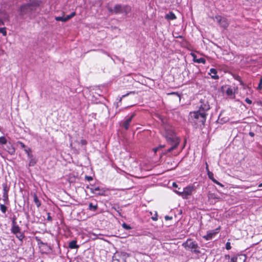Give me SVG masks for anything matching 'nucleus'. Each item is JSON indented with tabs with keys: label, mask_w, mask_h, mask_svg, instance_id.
<instances>
[{
	"label": "nucleus",
	"mask_w": 262,
	"mask_h": 262,
	"mask_svg": "<svg viewBox=\"0 0 262 262\" xmlns=\"http://www.w3.org/2000/svg\"><path fill=\"white\" fill-rule=\"evenodd\" d=\"M128 255L125 252L117 253L113 257V262H127Z\"/></svg>",
	"instance_id": "6"
},
{
	"label": "nucleus",
	"mask_w": 262,
	"mask_h": 262,
	"mask_svg": "<svg viewBox=\"0 0 262 262\" xmlns=\"http://www.w3.org/2000/svg\"><path fill=\"white\" fill-rule=\"evenodd\" d=\"M7 143V139L5 137H0V144H6Z\"/></svg>",
	"instance_id": "27"
},
{
	"label": "nucleus",
	"mask_w": 262,
	"mask_h": 262,
	"mask_svg": "<svg viewBox=\"0 0 262 262\" xmlns=\"http://www.w3.org/2000/svg\"><path fill=\"white\" fill-rule=\"evenodd\" d=\"M80 142L82 145H86L87 144V142L85 140H81Z\"/></svg>",
	"instance_id": "40"
},
{
	"label": "nucleus",
	"mask_w": 262,
	"mask_h": 262,
	"mask_svg": "<svg viewBox=\"0 0 262 262\" xmlns=\"http://www.w3.org/2000/svg\"><path fill=\"white\" fill-rule=\"evenodd\" d=\"M168 95H176L178 98H180V95L177 92H171L167 94Z\"/></svg>",
	"instance_id": "32"
},
{
	"label": "nucleus",
	"mask_w": 262,
	"mask_h": 262,
	"mask_svg": "<svg viewBox=\"0 0 262 262\" xmlns=\"http://www.w3.org/2000/svg\"><path fill=\"white\" fill-rule=\"evenodd\" d=\"M68 247L71 249H77L79 248V245H77L76 241L73 240L69 243Z\"/></svg>",
	"instance_id": "18"
},
{
	"label": "nucleus",
	"mask_w": 262,
	"mask_h": 262,
	"mask_svg": "<svg viewBox=\"0 0 262 262\" xmlns=\"http://www.w3.org/2000/svg\"><path fill=\"white\" fill-rule=\"evenodd\" d=\"M158 150H159L158 147H155V148H154L152 149V150L155 152H156Z\"/></svg>",
	"instance_id": "44"
},
{
	"label": "nucleus",
	"mask_w": 262,
	"mask_h": 262,
	"mask_svg": "<svg viewBox=\"0 0 262 262\" xmlns=\"http://www.w3.org/2000/svg\"><path fill=\"white\" fill-rule=\"evenodd\" d=\"M208 178L212 181L214 183L218 185H220L221 186H223V185L220 183L219 181H217L214 178V175L212 172H208Z\"/></svg>",
	"instance_id": "17"
},
{
	"label": "nucleus",
	"mask_w": 262,
	"mask_h": 262,
	"mask_svg": "<svg viewBox=\"0 0 262 262\" xmlns=\"http://www.w3.org/2000/svg\"><path fill=\"white\" fill-rule=\"evenodd\" d=\"M0 210L3 213H6L7 207L4 204H0Z\"/></svg>",
	"instance_id": "24"
},
{
	"label": "nucleus",
	"mask_w": 262,
	"mask_h": 262,
	"mask_svg": "<svg viewBox=\"0 0 262 262\" xmlns=\"http://www.w3.org/2000/svg\"><path fill=\"white\" fill-rule=\"evenodd\" d=\"M193 187L191 186H188L183 189L182 192H178V194L181 196L183 199H187L192 194Z\"/></svg>",
	"instance_id": "9"
},
{
	"label": "nucleus",
	"mask_w": 262,
	"mask_h": 262,
	"mask_svg": "<svg viewBox=\"0 0 262 262\" xmlns=\"http://www.w3.org/2000/svg\"><path fill=\"white\" fill-rule=\"evenodd\" d=\"M176 192L178 194V192H180V190H176Z\"/></svg>",
	"instance_id": "55"
},
{
	"label": "nucleus",
	"mask_w": 262,
	"mask_h": 262,
	"mask_svg": "<svg viewBox=\"0 0 262 262\" xmlns=\"http://www.w3.org/2000/svg\"><path fill=\"white\" fill-rule=\"evenodd\" d=\"M221 116H222L221 115H220L219 116V119L221 117Z\"/></svg>",
	"instance_id": "59"
},
{
	"label": "nucleus",
	"mask_w": 262,
	"mask_h": 262,
	"mask_svg": "<svg viewBox=\"0 0 262 262\" xmlns=\"http://www.w3.org/2000/svg\"><path fill=\"white\" fill-rule=\"evenodd\" d=\"M258 187H262V183L259 184Z\"/></svg>",
	"instance_id": "53"
},
{
	"label": "nucleus",
	"mask_w": 262,
	"mask_h": 262,
	"mask_svg": "<svg viewBox=\"0 0 262 262\" xmlns=\"http://www.w3.org/2000/svg\"><path fill=\"white\" fill-rule=\"evenodd\" d=\"M217 70L214 68H211L210 70V72H209V74L211 76V78L214 79H219V76L217 74Z\"/></svg>",
	"instance_id": "16"
},
{
	"label": "nucleus",
	"mask_w": 262,
	"mask_h": 262,
	"mask_svg": "<svg viewBox=\"0 0 262 262\" xmlns=\"http://www.w3.org/2000/svg\"><path fill=\"white\" fill-rule=\"evenodd\" d=\"M64 18H65L64 20H66V21L69 20V19H70L71 18V17H70V16L69 15H67L66 17H64Z\"/></svg>",
	"instance_id": "39"
},
{
	"label": "nucleus",
	"mask_w": 262,
	"mask_h": 262,
	"mask_svg": "<svg viewBox=\"0 0 262 262\" xmlns=\"http://www.w3.org/2000/svg\"><path fill=\"white\" fill-rule=\"evenodd\" d=\"M246 259V256L245 254H239L231 258V262H245Z\"/></svg>",
	"instance_id": "13"
},
{
	"label": "nucleus",
	"mask_w": 262,
	"mask_h": 262,
	"mask_svg": "<svg viewBox=\"0 0 262 262\" xmlns=\"http://www.w3.org/2000/svg\"><path fill=\"white\" fill-rule=\"evenodd\" d=\"M108 10L110 12L114 13L116 14L119 13H125L126 14L130 12L131 8L127 5L122 6L121 5L117 4L114 6V9L110 8Z\"/></svg>",
	"instance_id": "5"
},
{
	"label": "nucleus",
	"mask_w": 262,
	"mask_h": 262,
	"mask_svg": "<svg viewBox=\"0 0 262 262\" xmlns=\"http://www.w3.org/2000/svg\"><path fill=\"white\" fill-rule=\"evenodd\" d=\"M260 103L262 105V102H260Z\"/></svg>",
	"instance_id": "60"
},
{
	"label": "nucleus",
	"mask_w": 262,
	"mask_h": 262,
	"mask_svg": "<svg viewBox=\"0 0 262 262\" xmlns=\"http://www.w3.org/2000/svg\"><path fill=\"white\" fill-rule=\"evenodd\" d=\"M3 25H4V22L3 21V20L2 19H0V26Z\"/></svg>",
	"instance_id": "50"
},
{
	"label": "nucleus",
	"mask_w": 262,
	"mask_h": 262,
	"mask_svg": "<svg viewBox=\"0 0 262 262\" xmlns=\"http://www.w3.org/2000/svg\"><path fill=\"white\" fill-rule=\"evenodd\" d=\"M226 94L228 95H229V88H228L227 90H226Z\"/></svg>",
	"instance_id": "49"
},
{
	"label": "nucleus",
	"mask_w": 262,
	"mask_h": 262,
	"mask_svg": "<svg viewBox=\"0 0 262 262\" xmlns=\"http://www.w3.org/2000/svg\"><path fill=\"white\" fill-rule=\"evenodd\" d=\"M205 165H206L205 168H206V170L207 173L209 172H211L210 171H209V166H208V164L207 162H205Z\"/></svg>",
	"instance_id": "36"
},
{
	"label": "nucleus",
	"mask_w": 262,
	"mask_h": 262,
	"mask_svg": "<svg viewBox=\"0 0 262 262\" xmlns=\"http://www.w3.org/2000/svg\"><path fill=\"white\" fill-rule=\"evenodd\" d=\"M158 147L159 149H160L161 148L165 147V145H160Z\"/></svg>",
	"instance_id": "45"
},
{
	"label": "nucleus",
	"mask_w": 262,
	"mask_h": 262,
	"mask_svg": "<svg viewBox=\"0 0 262 262\" xmlns=\"http://www.w3.org/2000/svg\"><path fill=\"white\" fill-rule=\"evenodd\" d=\"M136 93L135 91H132V92H130L129 93H127L125 95H124L122 96V97H125L126 96H127L128 95H129V94H135Z\"/></svg>",
	"instance_id": "42"
},
{
	"label": "nucleus",
	"mask_w": 262,
	"mask_h": 262,
	"mask_svg": "<svg viewBox=\"0 0 262 262\" xmlns=\"http://www.w3.org/2000/svg\"><path fill=\"white\" fill-rule=\"evenodd\" d=\"M69 15L70 16V17L71 18H72L73 17H74V16L76 15V12H73Z\"/></svg>",
	"instance_id": "43"
},
{
	"label": "nucleus",
	"mask_w": 262,
	"mask_h": 262,
	"mask_svg": "<svg viewBox=\"0 0 262 262\" xmlns=\"http://www.w3.org/2000/svg\"><path fill=\"white\" fill-rule=\"evenodd\" d=\"M198 108L199 110L198 111L201 113H207V112L210 110V107L208 101L205 99H201L200 100Z\"/></svg>",
	"instance_id": "7"
},
{
	"label": "nucleus",
	"mask_w": 262,
	"mask_h": 262,
	"mask_svg": "<svg viewBox=\"0 0 262 262\" xmlns=\"http://www.w3.org/2000/svg\"><path fill=\"white\" fill-rule=\"evenodd\" d=\"M212 194H210L208 196V198H210V195H212Z\"/></svg>",
	"instance_id": "56"
},
{
	"label": "nucleus",
	"mask_w": 262,
	"mask_h": 262,
	"mask_svg": "<svg viewBox=\"0 0 262 262\" xmlns=\"http://www.w3.org/2000/svg\"><path fill=\"white\" fill-rule=\"evenodd\" d=\"M167 144L171 146V147L168 149L164 154H166L168 152H170L172 150L176 149L180 143V139L177 137L174 134L172 133L170 134H167L165 136Z\"/></svg>",
	"instance_id": "2"
},
{
	"label": "nucleus",
	"mask_w": 262,
	"mask_h": 262,
	"mask_svg": "<svg viewBox=\"0 0 262 262\" xmlns=\"http://www.w3.org/2000/svg\"><path fill=\"white\" fill-rule=\"evenodd\" d=\"M64 17L58 16L55 17V20L56 21H61L63 22H66V20Z\"/></svg>",
	"instance_id": "30"
},
{
	"label": "nucleus",
	"mask_w": 262,
	"mask_h": 262,
	"mask_svg": "<svg viewBox=\"0 0 262 262\" xmlns=\"http://www.w3.org/2000/svg\"><path fill=\"white\" fill-rule=\"evenodd\" d=\"M15 150L13 148L12 149V151L11 152V154H13V152H14Z\"/></svg>",
	"instance_id": "54"
},
{
	"label": "nucleus",
	"mask_w": 262,
	"mask_h": 262,
	"mask_svg": "<svg viewBox=\"0 0 262 262\" xmlns=\"http://www.w3.org/2000/svg\"><path fill=\"white\" fill-rule=\"evenodd\" d=\"M16 237L21 242H23V239L25 238V236L23 233H21L20 231L18 233L15 234Z\"/></svg>",
	"instance_id": "22"
},
{
	"label": "nucleus",
	"mask_w": 262,
	"mask_h": 262,
	"mask_svg": "<svg viewBox=\"0 0 262 262\" xmlns=\"http://www.w3.org/2000/svg\"><path fill=\"white\" fill-rule=\"evenodd\" d=\"M85 178V179H86L89 181H92L93 180V178L91 176H86Z\"/></svg>",
	"instance_id": "37"
},
{
	"label": "nucleus",
	"mask_w": 262,
	"mask_h": 262,
	"mask_svg": "<svg viewBox=\"0 0 262 262\" xmlns=\"http://www.w3.org/2000/svg\"><path fill=\"white\" fill-rule=\"evenodd\" d=\"M92 193H96L98 195H105V191L99 187H95L91 188Z\"/></svg>",
	"instance_id": "14"
},
{
	"label": "nucleus",
	"mask_w": 262,
	"mask_h": 262,
	"mask_svg": "<svg viewBox=\"0 0 262 262\" xmlns=\"http://www.w3.org/2000/svg\"><path fill=\"white\" fill-rule=\"evenodd\" d=\"M220 230V228H217L214 230H209L207 232L206 235H204L203 238L206 241H209L212 239L215 235L219 233Z\"/></svg>",
	"instance_id": "10"
},
{
	"label": "nucleus",
	"mask_w": 262,
	"mask_h": 262,
	"mask_svg": "<svg viewBox=\"0 0 262 262\" xmlns=\"http://www.w3.org/2000/svg\"><path fill=\"white\" fill-rule=\"evenodd\" d=\"M98 209V205L96 204L93 205L92 203H90L89 205V209L91 211H95Z\"/></svg>",
	"instance_id": "21"
},
{
	"label": "nucleus",
	"mask_w": 262,
	"mask_h": 262,
	"mask_svg": "<svg viewBox=\"0 0 262 262\" xmlns=\"http://www.w3.org/2000/svg\"><path fill=\"white\" fill-rule=\"evenodd\" d=\"M151 219L154 221H157L158 220V215L157 213H156L155 216L151 217Z\"/></svg>",
	"instance_id": "34"
},
{
	"label": "nucleus",
	"mask_w": 262,
	"mask_h": 262,
	"mask_svg": "<svg viewBox=\"0 0 262 262\" xmlns=\"http://www.w3.org/2000/svg\"><path fill=\"white\" fill-rule=\"evenodd\" d=\"M182 246L185 249L190 250L196 254L200 253L198 249L199 248L198 244L191 238L187 239L185 242L183 243Z\"/></svg>",
	"instance_id": "4"
},
{
	"label": "nucleus",
	"mask_w": 262,
	"mask_h": 262,
	"mask_svg": "<svg viewBox=\"0 0 262 262\" xmlns=\"http://www.w3.org/2000/svg\"><path fill=\"white\" fill-rule=\"evenodd\" d=\"M165 18L170 20H174L177 18V17L172 12H170L166 15Z\"/></svg>",
	"instance_id": "19"
},
{
	"label": "nucleus",
	"mask_w": 262,
	"mask_h": 262,
	"mask_svg": "<svg viewBox=\"0 0 262 262\" xmlns=\"http://www.w3.org/2000/svg\"><path fill=\"white\" fill-rule=\"evenodd\" d=\"M165 219L166 220H171L172 219V217H169V216H165Z\"/></svg>",
	"instance_id": "46"
},
{
	"label": "nucleus",
	"mask_w": 262,
	"mask_h": 262,
	"mask_svg": "<svg viewBox=\"0 0 262 262\" xmlns=\"http://www.w3.org/2000/svg\"><path fill=\"white\" fill-rule=\"evenodd\" d=\"M185 143H186V141H185V144H184L183 146L182 147L181 150H182L183 148H184V147H185Z\"/></svg>",
	"instance_id": "52"
},
{
	"label": "nucleus",
	"mask_w": 262,
	"mask_h": 262,
	"mask_svg": "<svg viewBox=\"0 0 262 262\" xmlns=\"http://www.w3.org/2000/svg\"><path fill=\"white\" fill-rule=\"evenodd\" d=\"M191 55H192L193 57V61L194 62L198 63H203L205 64L206 63V60L204 58H197L196 55L194 53H191Z\"/></svg>",
	"instance_id": "15"
},
{
	"label": "nucleus",
	"mask_w": 262,
	"mask_h": 262,
	"mask_svg": "<svg viewBox=\"0 0 262 262\" xmlns=\"http://www.w3.org/2000/svg\"><path fill=\"white\" fill-rule=\"evenodd\" d=\"M208 113H201L198 111L190 112L188 116L189 122L196 124L204 125L206 121Z\"/></svg>",
	"instance_id": "1"
},
{
	"label": "nucleus",
	"mask_w": 262,
	"mask_h": 262,
	"mask_svg": "<svg viewBox=\"0 0 262 262\" xmlns=\"http://www.w3.org/2000/svg\"><path fill=\"white\" fill-rule=\"evenodd\" d=\"M39 4L36 1H33L29 4L23 5L19 8V15L24 16L26 14H30L36 10Z\"/></svg>",
	"instance_id": "3"
},
{
	"label": "nucleus",
	"mask_w": 262,
	"mask_h": 262,
	"mask_svg": "<svg viewBox=\"0 0 262 262\" xmlns=\"http://www.w3.org/2000/svg\"><path fill=\"white\" fill-rule=\"evenodd\" d=\"M36 239L37 241H38V240H39V239L38 238V237H36Z\"/></svg>",
	"instance_id": "57"
},
{
	"label": "nucleus",
	"mask_w": 262,
	"mask_h": 262,
	"mask_svg": "<svg viewBox=\"0 0 262 262\" xmlns=\"http://www.w3.org/2000/svg\"><path fill=\"white\" fill-rule=\"evenodd\" d=\"M47 220L50 221V222H51L52 221V218L50 216V213L49 212L48 213Z\"/></svg>",
	"instance_id": "35"
},
{
	"label": "nucleus",
	"mask_w": 262,
	"mask_h": 262,
	"mask_svg": "<svg viewBox=\"0 0 262 262\" xmlns=\"http://www.w3.org/2000/svg\"><path fill=\"white\" fill-rule=\"evenodd\" d=\"M17 143L20 145V147H21L22 148H24V149H26V146L25 145V144L23 142H21V141H18V142H17Z\"/></svg>",
	"instance_id": "31"
},
{
	"label": "nucleus",
	"mask_w": 262,
	"mask_h": 262,
	"mask_svg": "<svg viewBox=\"0 0 262 262\" xmlns=\"http://www.w3.org/2000/svg\"><path fill=\"white\" fill-rule=\"evenodd\" d=\"M19 231H20V228L18 226V225H17L16 219L15 218H13L12 223V227L11 229V231L12 233L15 234L16 233H19Z\"/></svg>",
	"instance_id": "12"
},
{
	"label": "nucleus",
	"mask_w": 262,
	"mask_h": 262,
	"mask_svg": "<svg viewBox=\"0 0 262 262\" xmlns=\"http://www.w3.org/2000/svg\"><path fill=\"white\" fill-rule=\"evenodd\" d=\"M136 116V114L135 113H133L131 116L127 118L122 123V127L125 129H128L130 122H132V119Z\"/></svg>",
	"instance_id": "11"
},
{
	"label": "nucleus",
	"mask_w": 262,
	"mask_h": 262,
	"mask_svg": "<svg viewBox=\"0 0 262 262\" xmlns=\"http://www.w3.org/2000/svg\"><path fill=\"white\" fill-rule=\"evenodd\" d=\"M230 99L231 98H233V94H232V92L231 91V90H230Z\"/></svg>",
	"instance_id": "47"
},
{
	"label": "nucleus",
	"mask_w": 262,
	"mask_h": 262,
	"mask_svg": "<svg viewBox=\"0 0 262 262\" xmlns=\"http://www.w3.org/2000/svg\"><path fill=\"white\" fill-rule=\"evenodd\" d=\"M33 200L37 207H39L41 206V202L38 199L36 193L33 194Z\"/></svg>",
	"instance_id": "20"
},
{
	"label": "nucleus",
	"mask_w": 262,
	"mask_h": 262,
	"mask_svg": "<svg viewBox=\"0 0 262 262\" xmlns=\"http://www.w3.org/2000/svg\"><path fill=\"white\" fill-rule=\"evenodd\" d=\"M25 151L27 154V155L29 158H33V155L31 154V149L30 148H27L25 149Z\"/></svg>",
	"instance_id": "23"
},
{
	"label": "nucleus",
	"mask_w": 262,
	"mask_h": 262,
	"mask_svg": "<svg viewBox=\"0 0 262 262\" xmlns=\"http://www.w3.org/2000/svg\"><path fill=\"white\" fill-rule=\"evenodd\" d=\"M173 187H177V185L176 183H173Z\"/></svg>",
	"instance_id": "51"
},
{
	"label": "nucleus",
	"mask_w": 262,
	"mask_h": 262,
	"mask_svg": "<svg viewBox=\"0 0 262 262\" xmlns=\"http://www.w3.org/2000/svg\"><path fill=\"white\" fill-rule=\"evenodd\" d=\"M122 227L126 230H130L132 229V227L130 225L126 224L125 223H123L122 225Z\"/></svg>",
	"instance_id": "29"
},
{
	"label": "nucleus",
	"mask_w": 262,
	"mask_h": 262,
	"mask_svg": "<svg viewBox=\"0 0 262 262\" xmlns=\"http://www.w3.org/2000/svg\"><path fill=\"white\" fill-rule=\"evenodd\" d=\"M257 89L259 90L262 89V78H261L259 81V83Z\"/></svg>",
	"instance_id": "33"
},
{
	"label": "nucleus",
	"mask_w": 262,
	"mask_h": 262,
	"mask_svg": "<svg viewBox=\"0 0 262 262\" xmlns=\"http://www.w3.org/2000/svg\"><path fill=\"white\" fill-rule=\"evenodd\" d=\"M179 154V152H178V153H177V154H175L174 155H175V156H177V155H178Z\"/></svg>",
	"instance_id": "58"
},
{
	"label": "nucleus",
	"mask_w": 262,
	"mask_h": 262,
	"mask_svg": "<svg viewBox=\"0 0 262 262\" xmlns=\"http://www.w3.org/2000/svg\"><path fill=\"white\" fill-rule=\"evenodd\" d=\"M245 101L247 103L250 104L252 103V101L250 99H249V98H246Z\"/></svg>",
	"instance_id": "38"
},
{
	"label": "nucleus",
	"mask_w": 262,
	"mask_h": 262,
	"mask_svg": "<svg viewBox=\"0 0 262 262\" xmlns=\"http://www.w3.org/2000/svg\"><path fill=\"white\" fill-rule=\"evenodd\" d=\"M232 76L235 80H237L240 84H241L242 81L241 80V78L239 76L235 74H232Z\"/></svg>",
	"instance_id": "25"
},
{
	"label": "nucleus",
	"mask_w": 262,
	"mask_h": 262,
	"mask_svg": "<svg viewBox=\"0 0 262 262\" xmlns=\"http://www.w3.org/2000/svg\"><path fill=\"white\" fill-rule=\"evenodd\" d=\"M249 135L251 136V137H253L254 136V133H253V132H250L249 133Z\"/></svg>",
	"instance_id": "48"
},
{
	"label": "nucleus",
	"mask_w": 262,
	"mask_h": 262,
	"mask_svg": "<svg viewBox=\"0 0 262 262\" xmlns=\"http://www.w3.org/2000/svg\"><path fill=\"white\" fill-rule=\"evenodd\" d=\"M36 162V161L33 159V158H30V160L29 163V166H33L35 165Z\"/></svg>",
	"instance_id": "26"
},
{
	"label": "nucleus",
	"mask_w": 262,
	"mask_h": 262,
	"mask_svg": "<svg viewBox=\"0 0 262 262\" xmlns=\"http://www.w3.org/2000/svg\"><path fill=\"white\" fill-rule=\"evenodd\" d=\"M229 247H230V246H229V242H227L226 243V249L227 250H229Z\"/></svg>",
	"instance_id": "41"
},
{
	"label": "nucleus",
	"mask_w": 262,
	"mask_h": 262,
	"mask_svg": "<svg viewBox=\"0 0 262 262\" xmlns=\"http://www.w3.org/2000/svg\"><path fill=\"white\" fill-rule=\"evenodd\" d=\"M3 187V201L5 204H9V200L8 196V192L10 190V186L8 185L7 182L2 184Z\"/></svg>",
	"instance_id": "8"
},
{
	"label": "nucleus",
	"mask_w": 262,
	"mask_h": 262,
	"mask_svg": "<svg viewBox=\"0 0 262 262\" xmlns=\"http://www.w3.org/2000/svg\"><path fill=\"white\" fill-rule=\"evenodd\" d=\"M0 33H2L3 36H6V35H7L6 28L5 27L1 28H0Z\"/></svg>",
	"instance_id": "28"
}]
</instances>
